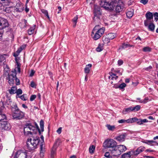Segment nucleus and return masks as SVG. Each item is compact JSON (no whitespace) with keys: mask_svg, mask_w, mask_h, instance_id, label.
<instances>
[{"mask_svg":"<svg viewBox=\"0 0 158 158\" xmlns=\"http://www.w3.org/2000/svg\"><path fill=\"white\" fill-rule=\"evenodd\" d=\"M100 5L108 10H113L115 6V10L117 13L121 12L123 8V4L120 0H101Z\"/></svg>","mask_w":158,"mask_h":158,"instance_id":"obj_1","label":"nucleus"},{"mask_svg":"<svg viewBox=\"0 0 158 158\" xmlns=\"http://www.w3.org/2000/svg\"><path fill=\"white\" fill-rule=\"evenodd\" d=\"M40 142L39 137L37 136L33 137V139H28L27 143V148L30 151L34 150Z\"/></svg>","mask_w":158,"mask_h":158,"instance_id":"obj_2","label":"nucleus"},{"mask_svg":"<svg viewBox=\"0 0 158 158\" xmlns=\"http://www.w3.org/2000/svg\"><path fill=\"white\" fill-rule=\"evenodd\" d=\"M105 28L104 27L99 28V26H96L92 32V36L94 40L99 39L104 33Z\"/></svg>","mask_w":158,"mask_h":158,"instance_id":"obj_3","label":"nucleus"},{"mask_svg":"<svg viewBox=\"0 0 158 158\" xmlns=\"http://www.w3.org/2000/svg\"><path fill=\"white\" fill-rule=\"evenodd\" d=\"M103 146L105 148H110L112 150L117 146V143L113 139H107L104 142Z\"/></svg>","mask_w":158,"mask_h":158,"instance_id":"obj_4","label":"nucleus"},{"mask_svg":"<svg viewBox=\"0 0 158 158\" xmlns=\"http://www.w3.org/2000/svg\"><path fill=\"white\" fill-rule=\"evenodd\" d=\"M9 26V23L7 20L4 18L0 16V35L3 34V29Z\"/></svg>","mask_w":158,"mask_h":158,"instance_id":"obj_5","label":"nucleus"},{"mask_svg":"<svg viewBox=\"0 0 158 158\" xmlns=\"http://www.w3.org/2000/svg\"><path fill=\"white\" fill-rule=\"evenodd\" d=\"M35 128V127L32 125L31 123H27L25 124L24 129V135H28L29 134L32 135V132L30 131H28V129H29V130L34 131Z\"/></svg>","mask_w":158,"mask_h":158,"instance_id":"obj_6","label":"nucleus"},{"mask_svg":"<svg viewBox=\"0 0 158 158\" xmlns=\"http://www.w3.org/2000/svg\"><path fill=\"white\" fill-rule=\"evenodd\" d=\"M94 20L95 21L99 22L100 21V16L101 15V11L98 6H95L94 11Z\"/></svg>","mask_w":158,"mask_h":158,"instance_id":"obj_7","label":"nucleus"},{"mask_svg":"<svg viewBox=\"0 0 158 158\" xmlns=\"http://www.w3.org/2000/svg\"><path fill=\"white\" fill-rule=\"evenodd\" d=\"M16 76V73L15 72L11 71L8 75L7 77L8 80V82L10 84H13L14 82V80Z\"/></svg>","mask_w":158,"mask_h":158,"instance_id":"obj_8","label":"nucleus"},{"mask_svg":"<svg viewBox=\"0 0 158 158\" xmlns=\"http://www.w3.org/2000/svg\"><path fill=\"white\" fill-rule=\"evenodd\" d=\"M145 16L147 20L144 21V24L145 26H147L149 22H152L153 21V15L152 13L148 12L146 14Z\"/></svg>","mask_w":158,"mask_h":158,"instance_id":"obj_9","label":"nucleus"},{"mask_svg":"<svg viewBox=\"0 0 158 158\" xmlns=\"http://www.w3.org/2000/svg\"><path fill=\"white\" fill-rule=\"evenodd\" d=\"M10 129V125L7 122L1 121L0 123V130H9Z\"/></svg>","mask_w":158,"mask_h":158,"instance_id":"obj_10","label":"nucleus"},{"mask_svg":"<svg viewBox=\"0 0 158 158\" xmlns=\"http://www.w3.org/2000/svg\"><path fill=\"white\" fill-rule=\"evenodd\" d=\"M24 116V113L20 110L12 114V115L13 118L16 120L21 119Z\"/></svg>","mask_w":158,"mask_h":158,"instance_id":"obj_11","label":"nucleus"},{"mask_svg":"<svg viewBox=\"0 0 158 158\" xmlns=\"http://www.w3.org/2000/svg\"><path fill=\"white\" fill-rule=\"evenodd\" d=\"M145 148L144 146H140L138 148L135 150L131 151V155H133L135 156H137L138 154H140L141 152L143 151Z\"/></svg>","mask_w":158,"mask_h":158,"instance_id":"obj_12","label":"nucleus"},{"mask_svg":"<svg viewBox=\"0 0 158 158\" xmlns=\"http://www.w3.org/2000/svg\"><path fill=\"white\" fill-rule=\"evenodd\" d=\"M14 158H27V153L21 151H18Z\"/></svg>","mask_w":158,"mask_h":158,"instance_id":"obj_13","label":"nucleus"},{"mask_svg":"<svg viewBox=\"0 0 158 158\" xmlns=\"http://www.w3.org/2000/svg\"><path fill=\"white\" fill-rule=\"evenodd\" d=\"M35 124L37 130H38L40 135L41 134V132H43L44 131V123L43 120H41L40 122V129L39 128L37 124L35 123Z\"/></svg>","mask_w":158,"mask_h":158,"instance_id":"obj_14","label":"nucleus"},{"mask_svg":"<svg viewBox=\"0 0 158 158\" xmlns=\"http://www.w3.org/2000/svg\"><path fill=\"white\" fill-rule=\"evenodd\" d=\"M110 151H111V153L114 156H117L121 154L117 146L112 150L110 149Z\"/></svg>","mask_w":158,"mask_h":158,"instance_id":"obj_15","label":"nucleus"},{"mask_svg":"<svg viewBox=\"0 0 158 158\" xmlns=\"http://www.w3.org/2000/svg\"><path fill=\"white\" fill-rule=\"evenodd\" d=\"M126 135L125 133L120 135L117 137L116 139L119 141L123 142L124 141Z\"/></svg>","mask_w":158,"mask_h":158,"instance_id":"obj_16","label":"nucleus"},{"mask_svg":"<svg viewBox=\"0 0 158 158\" xmlns=\"http://www.w3.org/2000/svg\"><path fill=\"white\" fill-rule=\"evenodd\" d=\"M23 7L22 5L19 3H18L16 4L15 10L16 12H21L23 10Z\"/></svg>","mask_w":158,"mask_h":158,"instance_id":"obj_17","label":"nucleus"},{"mask_svg":"<svg viewBox=\"0 0 158 158\" xmlns=\"http://www.w3.org/2000/svg\"><path fill=\"white\" fill-rule=\"evenodd\" d=\"M148 24V27L149 31L152 32H154V31L155 25L154 23L152 22Z\"/></svg>","mask_w":158,"mask_h":158,"instance_id":"obj_18","label":"nucleus"},{"mask_svg":"<svg viewBox=\"0 0 158 158\" xmlns=\"http://www.w3.org/2000/svg\"><path fill=\"white\" fill-rule=\"evenodd\" d=\"M92 65L91 64H89L86 65L85 68L84 69V71L86 74H88L89 73L90 69L91 68Z\"/></svg>","mask_w":158,"mask_h":158,"instance_id":"obj_19","label":"nucleus"},{"mask_svg":"<svg viewBox=\"0 0 158 158\" xmlns=\"http://www.w3.org/2000/svg\"><path fill=\"white\" fill-rule=\"evenodd\" d=\"M117 146L118 147V150L120 151L121 153L124 152L127 150L126 147L124 145H120Z\"/></svg>","mask_w":158,"mask_h":158,"instance_id":"obj_20","label":"nucleus"},{"mask_svg":"<svg viewBox=\"0 0 158 158\" xmlns=\"http://www.w3.org/2000/svg\"><path fill=\"white\" fill-rule=\"evenodd\" d=\"M11 110L12 114L14 113H16L17 111H19L20 110L18 107L17 105L16 104H15L12 107Z\"/></svg>","mask_w":158,"mask_h":158,"instance_id":"obj_21","label":"nucleus"},{"mask_svg":"<svg viewBox=\"0 0 158 158\" xmlns=\"http://www.w3.org/2000/svg\"><path fill=\"white\" fill-rule=\"evenodd\" d=\"M116 36V35L115 33H110L108 34L107 37L108 39L109 40H112Z\"/></svg>","mask_w":158,"mask_h":158,"instance_id":"obj_22","label":"nucleus"},{"mask_svg":"<svg viewBox=\"0 0 158 158\" xmlns=\"http://www.w3.org/2000/svg\"><path fill=\"white\" fill-rule=\"evenodd\" d=\"M24 48V46H22L20 48H19L16 52V54L15 53L14 56L15 57H17L18 56L19 53L22 51Z\"/></svg>","mask_w":158,"mask_h":158,"instance_id":"obj_23","label":"nucleus"},{"mask_svg":"<svg viewBox=\"0 0 158 158\" xmlns=\"http://www.w3.org/2000/svg\"><path fill=\"white\" fill-rule=\"evenodd\" d=\"M131 151L128 152L127 153H124L122 156V158H127L131 157Z\"/></svg>","mask_w":158,"mask_h":158,"instance_id":"obj_24","label":"nucleus"},{"mask_svg":"<svg viewBox=\"0 0 158 158\" xmlns=\"http://www.w3.org/2000/svg\"><path fill=\"white\" fill-rule=\"evenodd\" d=\"M56 148L54 146L52 148L51 153V158H54V155L56 154Z\"/></svg>","mask_w":158,"mask_h":158,"instance_id":"obj_25","label":"nucleus"},{"mask_svg":"<svg viewBox=\"0 0 158 158\" xmlns=\"http://www.w3.org/2000/svg\"><path fill=\"white\" fill-rule=\"evenodd\" d=\"M133 111V107H130L125 109V110H123V114H125L126 112L129 113L131 111Z\"/></svg>","mask_w":158,"mask_h":158,"instance_id":"obj_26","label":"nucleus"},{"mask_svg":"<svg viewBox=\"0 0 158 158\" xmlns=\"http://www.w3.org/2000/svg\"><path fill=\"white\" fill-rule=\"evenodd\" d=\"M148 122V120L146 119H138V121L137 122V123L139 125H141L144 123H147Z\"/></svg>","mask_w":158,"mask_h":158,"instance_id":"obj_27","label":"nucleus"},{"mask_svg":"<svg viewBox=\"0 0 158 158\" xmlns=\"http://www.w3.org/2000/svg\"><path fill=\"white\" fill-rule=\"evenodd\" d=\"M35 25L32 27H31L28 30V33L29 35H31L33 34L34 32V30L35 29Z\"/></svg>","mask_w":158,"mask_h":158,"instance_id":"obj_28","label":"nucleus"},{"mask_svg":"<svg viewBox=\"0 0 158 158\" xmlns=\"http://www.w3.org/2000/svg\"><path fill=\"white\" fill-rule=\"evenodd\" d=\"M17 89V86H13L11 87L10 89L9 90V93L10 94H15V91Z\"/></svg>","mask_w":158,"mask_h":158,"instance_id":"obj_29","label":"nucleus"},{"mask_svg":"<svg viewBox=\"0 0 158 158\" xmlns=\"http://www.w3.org/2000/svg\"><path fill=\"white\" fill-rule=\"evenodd\" d=\"M106 127L107 129L110 131H113L115 128V127L114 126L110 125V124H107L106 125Z\"/></svg>","mask_w":158,"mask_h":158,"instance_id":"obj_30","label":"nucleus"},{"mask_svg":"<svg viewBox=\"0 0 158 158\" xmlns=\"http://www.w3.org/2000/svg\"><path fill=\"white\" fill-rule=\"evenodd\" d=\"M147 142L148 143H146L147 144L151 146H153L155 145L152 144V143H155L157 145H158V143H156V141L153 140H147Z\"/></svg>","mask_w":158,"mask_h":158,"instance_id":"obj_31","label":"nucleus"},{"mask_svg":"<svg viewBox=\"0 0 158 158\" xmlns=\"http://www.w3.org/2000/svg\"><path fill=\"white\" fill-rule=\"evenodd\" d=\"M109 79H111L112 80H116L118 78V76H116L115 74L112 73L109 77Z\"/></svg>","mask_w":158,"mask_h":158,"instance_id":"obj_32","label":"nucleus"},{"mask_svg":"<svg viewBox=\"0 0 158 158\" xmlns=\"http://www.w3.org/2000/svg\"><path fill=\"white\" fill-rule=\"evenodd\" d=\"M126 86V84L124 83H123L118 86V87H115V88H119L120 89H124Z\"/></svg>","mask_w":158,"mask_h":158,"instance_id":"obj_33","label":"nucleus"},{"mask_svg":"<svg viewBox=\"0 0 158 158\" xmlns=\"http://www.w3.org/2000/svg\"><path fill=\"white\" fill-rule=\"evenodd\" d=\"M134 13L132 11H129L126 14L127 16L129 18H130L133 16Z\"/></svg>","mask_w":158,"mask_h":158,"instance_id":"obj_34","label":"nucleus"},{"mask_svg":"<svg viewBox=\"0 0 158 158\" xmlns=\"http://www.w3.org/2000/svg\"><path fill=\"white\" fill-rule=\"evenodd\" d=\"M43 144H41L40 146V156H43V154L45 152V148H43Z\"/></svg>","mask_w":158,"mask_h":158,"instance_id":"obj_35","label":"nucleus"},{"mask_svg":"<svg viewBox=\"0 0 158 158\" xmlns=\"http://www.w3.org/2000/svg\"><path fill=\"white\" fill-rule=\"evenodd\" d=\"M22 26H21V27L23 28L27 26V21L25 19H24L22 22Z\"/></svg>","mask_w":158,"mask_h":158,"instance_id":"obj_36","label":"nucleus"},{"mask_svg":"<svg viewBox=\"0 0 158 158\" xmlns=\"http://www.w3.org/2000/svg\"><path fill=\"white\" fill-rule=\"evenodd\" d=\"M103 49V48L102 45L99 44L98 47L96 48V50L98 52H100Z\"/></svg>","mask_w":158,"mask_h":158,"instance_id":"obj_37","label":"nucleus"},{"mask_svg":"<svg viewBox=\"0 0 158 158\" xmlns=\"http://www.w3.org/2000/svg\"><path fill=\"white\" fill-rule=\"evenodd\" d=\"M143 51L144 52H149L151 51V48L148 47H145L143 48Z\"/></svg>","mask_w":158,"mask_h":158,"instance_id":"obj_38","label":"nucleus"},{"mask_svg":"<svg viewBox=\"0 0 158 158\" xmlns=\"http://www.w3.org/2000/svg\"><path fill=\"white\" fill-rule=\"evenodd\" d=\"M95 149V147L94 145H92L91 146H90L89 148V152L90 153H94Z\"/></svg>","mask_w":158,"mask_h":158,"instance_id":"obj_39","label":"nucleus"},{"mask_svg":"<svg viewBox=\"0 0 158 158\" xmlns=\"http://www.w3.org/2000/svg\"><path fill=\"white\" fill-rule=\"evenodd\" d=\"M133 110L135 111H138L140 110V106L139 105H137L135 107H133Z\"/></svg>","mask_w":158,"mask_h":158,"instance_id":"obj_40","label":"nucleus"},{"mask_svg":"<svg viewBox=\"0 0 158 158\" xmlns=\"http://www.w3.org/2000/svg\"><path fill=\"white\" fill-rule=\"evenodd\" d=\"M10 7H7L6 8L3 7V10L5 12H6V13H9L11 11V10H10Z\"/></svg>","mask_w":158,"mask_h":158,"instance_id":"obj_41","label":"nucleus"},{"mask_svg":"<svg viewBox=\"0 0 158 158\" xmlns=\"http://www.w3.org/2000/svg\"><path fill=\"white\" fill-rule=\"evenodd\" d=\"M104 156L107 158H113V157L110 155L109 152H106L105 153Z\"/></svg>","mask_w":158,"mask_h":158,"instance_id":"obj_42","label":"nucleus"},{"mask_svg":"<svg viewBox=\"0 0 158 158\" xmlns=\"http://www.w3.org/2000/svg\"><path fill=\"white\" fill-rule=\"evenodd\" d=\"M129 46H130V45L128 44L123 43L121 47V48H127L129 47Z\"/></svg>","mask_w":158,"mask_h":158,"instance_id":"obj_43","label":"nucleus"},{"mask_svg":"<svg viewBox=\"0 0 158 158\" xmlns=\"http://www.w3.org/2000/svg\"><path fill=\"white\" fill-rule=\"evenodd\" d=\"M78 19V17L77 16H76V17H74L73 19V21L74 23L75 24L74 25V27H75L76 25V23L77 22V20Z\"/></svg>","mask_w":158,"mask_h":158,"instance_id":"obj_44","label":"nucleus"},{"mask_svg":"<svg viewBox=\"0 0 158 158\" xmlns=\"http://www.w3.org/2000/svg\"><path fill=\"white\" fill-rule=\"evenodd\" d=\"M42 12L43 13H44L47 17L49 19V17L48 15V11L46 10H42Z\"/></svg>","mask_w":158,"mask_h":158,"instance_id":"obj_45","label":"nucleus"},{"mask_svg":"<svg viewBox=\"0 0 158 158\" xmlns=\"http://www.w3.org/2000/svg\"><path fill=\"white\" fill-rule=\"evenodd\" d=\"M15 93L18 95L21 94L22 93V91L21 89H19L15 91Z\"/></svg>","mask_w":158,"mask_h":158,"instance_id":"obj_46","label":"nucleus"},{"mask_svg":"<svg viewBox=\"0 0 158 158\" xmlns=\"http://www.w3.org/2000/svg\"><path fill=\"white\" fill-rule=\"evenodd\" d=\"M131 118V123H133L135 122H138V119H137L136 118L134 117Z\"/></svg>","mask_w":158,"mask_h":158,"instance_id":"obj_47","label":"nucleus"},{"mask_svg":"<svg viewBox=\"0 0 158 158\" xmlns=\"http://www.w3.org/2000/svg\"><path fill=\"white\" fill-rule=\"evenodd\" d=\"M154 19L156 21L158 20V13L156 12L154 14Z\"/></svg>","mask_w":158,"mask_h":158,"instance_id":"obj_48","label":"nucleus"},{"mask_svg":"<svg viewBox=\"0 0 158 158\" xmlns=\"http://www.w3.org/2000/svg\"><path fill=\"white\" fill-rule=\"evenodd\" d=\"M148 98H145L143 100H140V101H139V102L141 103H146L147 102V101L148 100Z\"/></svg>","mask_w":158,"mask_h":158,"instance_id":"obj_49","label":"nucleus"},{"mask_svg":"<svg viewBox=\"0 0 158 158\" xmlns=\"http://www.w3.org/2000/svg\"><path fill=\"white\" fill-rule=\"evenodd\" d=\"M15 80L16 84V85H19L20 84L19 80L16 77L15 78Z\"/></svg>","mask_w":158,"mask_h":158,"instance_id":"obj_50","label":"nucleus"},{"mask_svg":"<svg viewBox=\"0 0 158 158\" xmlns=\"http://www.w3.org/2000/svg\"><path fill=\"white\" fill-rule=\"evenodd\" d=\"M36 97V96L35 95H33L31 96L30 98V100L31 101H33L34 100Z\"/></svg>","mask_w":158,"mask_h":158,"instance_id":"obj_51","label":"nucleus"},{"mask_svg":"<svg viewBox=\"0 0 158 158\" xmlns=\"http://www.w3.org/2000/svg\"><path fill=\"white\" fill-rule=\"evenodd\" d=\"M148 0H141L140 2L141 3L145 5L148 3Z\"/></svg>","mask_w":158,"mask_h":158,"instance_id":"obj_52","label":"nucleus"},{"mask_svg":"<svg viewBox=\"0 0 158 158\" xmlns=\"http://www.w3.org/2000/svg\"><path fill=\"white\" fill-rule=\"evenodd\" d=\"M126 120L122 119L120 120H119L118 121V122L120 123H126Z\"/></svg>","mask_w":158,"mask_h":158,"instance_id":"obj_53","label":"nucleus"},{"mask_svg":"<svg viewBox=\"0 0 158 158\" xmlns=\"http://www.w3.org/2000/svg\"><path fill=\"white\" fill-rule=\"evenodd\" d=\"M123 63V61L121 60H119L118 61V65L120 66Z\"/></svg>","mask_w":158,"mask_h":158,"instance_id":"obj_54","label":"nucleus"},{"mask_svg":"<svg viewBox=\"0 0 158 158\" xmlns=\"http://www.w3.org/2000/svg\"><path fill=\"white\" fill-rule=\"evenodd\" d=\"M17 67L16 68V69H18V71L19 73L20 71V66L19 64V63L17 61Z\"/></svg>","mask_w":158,"mask_h":158,"instance_id":"obj_55","label":"nucleus"},{"mask_svg":"<svg viewBox=\"0 0 158 158\" xmlns=\"http://www.w3.org/2000/svg\"><path fill=\"white\" fill-rule=\"evenodd\" d=\"M1 118H2V120L6 118V116L4 114H2V112H1Z\"/></svg>","mask_w":158,"mask_h":158,"instance_id":"obj_56","label":"nucleus"},{"mask_svg":"<svg viewBox=\"0 0 158 158\" xmlns=\"http://www.w3.org/2000/svg\"><path fill=\"white\" fill-rule=\"evenodd\" d=\"M61 130L62 128L61 127H60L58 128V129L56 131L59 134H60L61 132Z\"/></svg>","mask_w":158,"mask_h":158,"instance_id":"obj_57","label":"nucleus"},{"mask_svg":"<svg viewBox=\"0 0 158 158\" xmlns=\"http://www.w3.org/2000/svg\"><path fill=\"white\" fill-rule=\"evenodd\" d=\"M35 73V71L33 70H31L30 74V76L31 77H32L34 75Z\"/></svg>","mask_w":158,"mask_h":158,"instance_id":"obj_58","label":"nucleus"},{"mask_svg":"<svg viewBox=\"0 0 158 158\" xmlns=\"http://www.w3.org/2000/svg\"><path fill=\"white\" fill-rule=\"evenodd\" d=\"M31 86L33 88L35 87V84L33 81H31L30 84Z\"/></svg>","mask_w":158,"mask_h":158,"instance_id":"obj_59","label":"nucleus"},{"mask_svg":"<svg viewBox=\"0 0 158 158\" xmlns=\"http://www.w3.org/2000/svg\"><path fill=\"white\" fill-rule=\"evenodd\" d=\"M3 3H8L10 2V0H1Z\"/></svg>","mask_w":158,"mask_h":158,"instance_id":"obj_60","label":"nucleus"},{"mask_svg":"<svg viewBox=\"0 0 158 158\" xmlns=\"http://www.w3.org/2000/svg\"><path fill=\"white\" fill-rule=\"evenodd\" d=\"M4 59V57L2 55H0V62H2Z\"/></svg>","mask_w":158,"mask_h":158,"instance_id":"obj_61","label":"nucleus"},{"mask_svg":"<svg viewBox=\"0 0 158 158\" xmlns=\"http://www.w3.org/2000/svg\"><path fill=\"white\" fill-rule=\"evenodd\" d=\"M146 151L147 152H155V151L154 150H151L150 149H147L146 150Z\"/></svg>","mask_w":158,"mask_h":158,"instance_id":"obj_62","label":"nucleus"},{"mask_svg":"<svg viewBox=\"0 0 158 158\" xmlns=\"http://www.w3.org/2000/svg\"><path fill=\"white\" fill-rule=\"evenodd\" d=\"M20 98L22 100H23V101L26 100V99L25 98L24 94L21 95L20 97Z\"/></svg>","mask_w":158,"mask_h":158,"instance_id":"obj_63","label":"nucleus"},{"mask_svg":"<svg viewBox=\"0 0 158 158\" xmlns=\"http://www.w3.org/2000/svg\"><path fill=\"white\" fill-rule=\"evenodd\" d=\"M152 67L151 66H150L146 68L145 69V70H146L148 71L149 70H150V69H152Z\"/></svg>","mask_w":158,"mask_h":158,"instance_id":"obj_64","label":"nucleus"}]
</instances>
